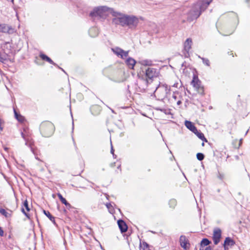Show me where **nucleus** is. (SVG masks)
<instances>
[{
    "label": "nucleus",
    "instance_id": "1",
    "mask_svg": "<svg viewBox=\"0 0 250 250\" xmlns=\"http://www.w3.org/2000/svg\"><path fill=\"white\" fill-rule=\"evenodd\" d=\"M112 23L115 25H120L122 27L127 26L129 28H135L138 23V18L134 15H128L117 12L113 11Z\"/></svg>",
    "mask_w": 250,
    "mask_h": 250
},
{
    "label": "nucleus",
    "instance_id": "2",
    "mask_svg": "<svg viewBox=\"0 0 250 250\" xmlns=\"http://www.w3.org/2000/svg\"><path fill=\"white\" fill-rule=\"evenodd\" d=\"M212 1V0H198L191 7L185 9L183 14L187 15V20L191 21L197 19Z\"/></svg>",
    "mask_w": 250,
    "mask_h": 250
},
{
    "label": "nucleus",
    "instance_id": "3",
    "mask_svg": "<svg viewBox=\"0 0 250 250\" xmlns=\"http://www.w3.org/2000/svg\"><path fill=\"white\" fill-rule=\"evenodd\" d=\"M113 11H115L113 8H109L106 6H100L95 7L89 13V16L94 20L96 19H104L106 18L108 13L111 15Z\"/></svg>",
    "mask_w": 250,
    "mask_h": 250
},
{
    "label": "nucleus",
    "instance_id": "4",
    "mask_svg": "<svg viewBox=\"0 0 250 250\" xmlns=\"http://www.w3.org/2000/svg\"><path fill=\"white\" fill-rule=\"evenodd\" d=\"M40 129L43 136L48 137L53 134L55 130V127L51 122L46 121L42 122L41 124Z\"/></svg>",
    "mask_w": 250,
    "mask_h": 250
},
{
    "label": "nucleus",
    "instance_id": "5",
    "mask_svg": "<svg viewBox=\"0 0 250 250\" xmlns=\"http://www.w3.org/2000/svg\"><path fill=\"white\" fill-rule=\"evenodd\" d=\"M154 94L160 100H162L165 98H169V95L170 94V88L166 84L160 85L156 88Z\"/></svg>",
    "mask_w": 250,
    "mask_h": 250
},
{
    "label": "nucleus",
    "instance_id": "6",
    "mask_svg": "<svg viewBox=\"0 0 250 250\" xmlns=\"http://www.w3.org/2000/svg\"><path fill=\"white\" fill-rule=\"evenodd\" d=\"M21 135L22 138L25 141V145L30 147L33 151L32 145L33 144V142L32 140V138L30 136L31 134L29 132V129L28 128L25 127L23 128V131H21Z\"/></svg>",
    "mask_w": 250,
    "mask_h": 250
},
{
    "label": "nucleus",
    "instance_id": "7",
    "mask_svg": "<svg viewBox=\"0 0 250 250\" xmlns=\"http://www.w3.org/2000/svg\"><path fill=\"white\" fill-rule=\"evenodd\" d=\"M112 51L118 57L124 59L128 56L129 51H125L119 47H114L111 48Z\"/></svg>",
    "mask_w": 250,
    "mask_h": 250
},
{
    "label": "nucleus",
    "instance_id": "8",
    "mask_svg": "<svg viewBox=\"0 0 250 250\" xmlns=\"http://www.w3.org/2000/svg\"><path fill=\"white\" fill-rule=\"evenodd\" d=\"M191 84L198 91V93L203 95L204 94V88L201 85V82L199 80L198 78L193 77L191 82Z\"/></svg>",
    "mask_w": 250,
    "mask_h": 250
},
{
    "label": "nucleus",
    "instance_id": "9",
    "mask_svg": "<svg viewBox=\"0 0 250 250\" xmlns=\"http://www.w3.org/2000/svg\"><path fill=\"white\" fill-rule=\"evenodd\" d=\"M192 45V40L190 38H188L186 40L184 43V47L183 50V54L185 58H188L189 56V51L191 49Z\"/></svg>",
    "mask_w": 250,
    "mask_h": 250
},
{
    "label": "nucleus",
    "instance_id": "10",
    "mask_svg": "<svg viewBox=\"0 0 250 250\" xmlns=\"http://www.w3.org/2000/svg\"><path fill=\"white\" fill-rule=\"evenodd\" d=\"M158 75V72L155 68L149 67L146 70V76L150 80L156 77Z\"/></svg>",
    "mask_w": 250,
    "mask_h": 250
},
{
    "label": "nucleus",
    "instance_id": "11",
    "mask_svg": "<svg viewBox=\"0 0 250 250\" xmlns=\"http://www.w3.org/2000/svg\"><path fill=\"white\" fill-rule=\"evenodd\" d=\"M15 32L14 28L12 26L5 23L0 24V32L4 33L13 34Z\"/></svg>",
    "mask_w": 250,
    "mask_h": 250
},
{
    "label": "nucleus",
    "instance_id": "12",
    "mask_svg": "<svg viewBox=\"0 0 250 250\" xmlns=\"http://www.w3.org/2000/svg\"><path fill=\"white\" fill-rule=\"evenodd\" d=\"M222 231L219 228H216L213 230L212 239L215 245H217L220 241Z\"/></svg>",
    "mask_w": 250,
    "mask_h": 250
},
{
    "label": "nucleus",
    "instance_id": "13",
    "mask_svg": "<svg viewBox=\"0 0 250 250\" xmlns=\"http://www.w3.org/2000/svg\"><path fill=\"white\" fill-rule=\"evenodd\" d=\"M235 244L234 241L230 237H228L225 239L224 243V247L225 250L231 248V247Z\"/></svg>",
    "mask_w": 250,
    "mask_h": 250
},
{
    "label": "nucleus",
    "instance_id": "14",
    "mask_svg": "<svg viewBox=\"0 0 250 250\" xmlns=\"http://www.w3.org/2000/svg\"><path fill=\"white\" fill-rule=\"evenodd\" d=\"M179 241L181 246L185 250H187L189 248L188 246H189V243L185 236H181Z\"/></svg>",
    "mask_w": 250,
    "mask_h": 250
},
{
    "label": "nucleus",
    "instance_id": "15",
    "mask_svg": "<svg viewBox=\"0 0 250 250\" xmlns=\"http://www.w3.org/2000/svg\"><path fill=\"white\" fill-rule=\"evenodd\" d=\"M118 225L122 232H125L127 231V226L124 221L123 220H119L118 221Z\"/></svg>",
    "mask_w": 250,
    "mask_h": 250
},
{
    "label": "nucleus",
    "instance_id": "16",
    "mask_svg": "<svg viewBox=\"0 0 250 250\" xmlns=\"http://www.w3.org/2000/svg\"><path fill=\"white\" fill-rule=\"evenodd\" d=\"M185 126L192 132L197 131V129L194 125L190 121H186L185 122Z\"/></svg>",
    "mask_w": 250,
    "mask_h": 250
},
{
    "label": "nucleus",
    "instance_id": "17",
    "mask_svg": "<svg viewBox=\"0 0 250 250\" xmlns=\"http://www.w3.org/2000/svg\"><path fill=\"white\" fill-rule=\"evenodd\" d=\"M125 62L126 65L130 69H133L134 68L135 64L136 63V62L134 59L131 57H129L126 59Z\"/></svg>",
    "mask_w": 250,
    "mask_h": 250
},
{
    "label": "nucleus",
    "instance_id": "18",
    "mask_svg": "<svg viewBox=\"0 0 250 250\" xmlns=\"http://www.w3.org/2000/svg\"><path fill=\"white\" fill-rule=\"evenodd\" d=\"M25 209L27 211H29L30 210V208L28 204V202L26 200H25L23 202V206L21 208V211L26 216L28 217L27 213L25 211Z\"/></svg>",
    "mask_w": 250,
    "mask_h": 250
},
{
    "label": "nucleus",
    "instance_id": "19",
    "mask_svg": "<svg viewBox=\"0 0 250 250\" xmlns=\"http://www.w3.org/2000/svg\"><path fill=\"white\" fill-rule=\"evenodd\" d=\"M40 56L42 60L47 61L50 64H52L54 65H57L55 62H54L49 57H48L45 54H41Z\"/></svg>",
    "mask_w": 250,
    "mask_h": 250
},
{
    "label": "nucleus",
    "instance_id": "20",
    "mask_svg": "<svg viewBox=\"0 0 250 250\" xmlns=\"http://www.w3.org/2000/svg\"><path fill=\"white\" fill-rule=\"evenodd\" d=\"M196 135V136L200 139L201 140L207 142V139L205 137L203 133H202L200 131H198L197 130V131H195V132H193Z\"/></svg>",
    "mask_w": 250,
    "mask_h": 250
},
{
    "label": "nucleus",
    "instance_id": "21",
    "mask_svg": "<svg viewBox=\"0 0 250 250\" xmlns=\"http://www.w3.org/2000/svg\"><path fill=\"white\" fill-rule=\"evenodd\" d=\"M44 214L54 224H56L55 218L50 214L49 211L43 210Z\"/></svg>",
    "mask_w": 250,
    "mask_h": 250
},
{
    "label": "nucleus",
    "instance_id": "22",
    "mask_svg": "<svg viewBox=\"0 0 250 250\" xmlns=\"http://www.w3.org/2000/svg\"><path fill=\"white\" fill-rule=\"evenodd\" d=\"M14 114L15 118L19 122L22 123L24 121V117L20 114H19L15 110H14Z\"/></svg>",
    "mask_w": 250,
    "mask_h": 250
},
{
    "label": "nucleus",
    "instance_id": "23",
    "mask_svg": "<svg viewBox=\"0 0 250 250\" xmlns=\"http://www.w3.org/2000/svg\"><path fill=\"white\" fill-rule=\"evenodd\" d=\"M140 63L144 66H150L152 65V61L150 60H144L140 62Z\"/></svg>",
    "mask_w": 250,
    "mask_h": 250
},
{
    "label": "nucleus",
    "instance_id": "24",
    "mask_svg": "<svg viewBox=\"0 0 250 250\" xmlns=\"http://www.w3.org/2000/svg\"><path fill=\"white\" fill-rule=\"evenodd\" d=\"M8 60V55L5 53H0V61L4 63Z\"/></svg>",
    "mask_w": 250,
    "mask_h": 250
},
{
    "label": "nucleus",
    "instance_id": "25",
    "mask_svg": "<svg viewBox=\"0 0 250 250\" xmlns=\"http://www.w3.org/2000/svg\"><path fill=\"white\" fill-rule=\"evenodd\" d=\"M210 242L207 238H204L200 243L202 247L207 246L210 244Z\"/></svg>",
    "mask_w": 250,
    "mask_h": 250
},
{
    "label": "nucleus",
    "instance_id": "26",
    "mask_svg": "<svg viewBox=\"0 0 250 250\" xmlns=\"http://www.w3.org/2000/svg\"><path fill=\"white\" fill-rule=\"evenodd\" d=\"M198 57L199 58H200L202 60L203 63L205 65H207L208 66H210V62H209V60L208 59L203 58V57H201L200 56H199Z\"/></svg>",
    "mask_w": 250,
    "mask_h": 250
},
{
    "label": "nucleus",
    "instance_id": "27",
    "mask_svg": "<svg viewBox=\"0 0 250 250\" xmlns=\"http://www.w3.org/2000/svg\"><path fill=\"white\" fill-rule=\"evenodd\" d=\"M0 213L4 216L6 218H8L11 216L10 214L3 208H0Z\"/></svg>",
    "mask_w": 250,
    "mask_h": 250
},
{
    "label": "nucleus",
    "instance_id": "28",
    "mask_svg": "<svg viewBox=\"0 0 250 250\" xmlns=\"http://www.w3.org/2000/svg\"><path fill=\"white\" fill-rule=\"evenodd\" d=\"M178 95V93L177 92H173L171 96V98L169 96V98H168L169 100L173 102V100L175 101L177 99V96Z\"/></svg>",
    "mask_w": 250,
    "mask_h": 250
},
{
    "label": "nucleus",
    "instance_id": "29",
    "mask_svg": "<svg viewBox=\"0 0 250 250\" xmlns=\"http://www.w3.org/2000/svg\"><path fill=\"white\" fill-rule=\"evenodd\" d=\"M140 246L143 250H145L146 249L148 248V245L146 242L143 241L140 242Z\"/></svg>",
    "mask_w": 250,
    "mask_h": 250
},
{
    "label": "nucleus",
    "instance_id": "30",
    "mask_svg": "<svg viewBox=\"0 0 250 250\" xmlns=\"http://www.w3.org/2000/svg\"><path fill=\"white\" fill-rule=\"evenodd\" d=\"M177 204V201L175 199H172L169 200V205L170 207L174 208Z\"/></svg>",
    "mask_w": 250,
    "mask_h": 250
},
{
    "label": "nucleus",
    "instance_id": "31",
    "mask_svg": "<svg viewBox=\"0 0 250 250\" xmlns=\"http://www.w3.org/2000/svg\"><path fill=\"white\" fill-rule=\"evenodd\" d=\"M57 196L62 204H63L64 205L66 204V203L67 202V201L66 200V199L64 198H63L62 197V195L61 193H57Z\"/></svg>",
    "mask_w": 250,
    "mask_h": 250
},
{
    "label": "nucleus",
    "instance_id": "32",
    "mask_svg": "<svg viewBox=\"0 0 250 250\" xmlns=\"http://www.w3.org/2000/svg\"><path fill=\"white\" fill-rule=\"evenodd\" d=\"M97 29L95 28H91L90 29L89 31V33L90 36L94 37L97 35L98 33H96V34H93V32H96Z\"/></svg>",
    "mask_w": 250,
    "mask_h": 250
},
{
    "label": "nucleus",
    "instance_id": "33",
    "mask_svg": "<svg viewBox=\"0 0 250 250\" xmlns=\"http://www.w3.org/2000/svg\"><path fill=\"white\" fill-rule=\"evenodd\" d=\"M95 109H96V110H98V111H100V108L98 106H97V105H93L91 108V112H92V114H93L94 115H96V114H99V112H98L97 113H94V110Z\"/></svg>",
    "mask_w": 250,
    "mask_h": 250
},
{
    "label": "nucleus",
    "instance_id": "34",
    "mask_svg": "<svg viewBox=\"0 0 250 250\" xmlns=\"http://www.w3.org/2000/svg\"><path fill=\"white\" fill-rule=\"evenodd\" d=\"M197 159L199 161H202L205 157L204 155L202 153H198L196 155Z\"/></svg>",
    "mask_w": 250,
    "mask_h": 250
},
{
    "label": "nucleus",
    "instance_id": "35",
    "mask_svg": "<svg viewBox=\"0 0 250 250\" xmlns=\"http://www.w3.org/2000/svg\"><path fill=\"white\" fill-rule=\"evenodd\" d=\"M224 175L223 174H221V173H219V174H218V177L221 180H223V179H224Z\"/></svg>",
    "mask_w": 250,
    "mask_h": 250
},
{
    "label": "nucleus",
    "instance_id": "36",
    "mask_svg": "<svg viewBox=\"0 0 250 250\" xmlns=\"http://www.w3.org/2000/svg\"><path fill=\"white\" fill-rule=\"evenodd\" d=\"M65 205L66 207V208H68V209L71 208V205L68 202H67L66 204H65Z\"/></svg>",
    "mask_w": 250,
    "mask_h": 250
},
{
    "label": "nucleus",
    "instance_id": "37",
    "mask_svg": "<svg viewBox=\"0 0 250 250\" xmlns=\"http://www.w3.org/2000/svg\"><path fill=\"white\" fill-rule=\"evenodd\" d=\"M4 232L2 229L0 227V236H2L3 235Z\"/></svg>",
    "mask_w": 250,
    "mask_h": 250
},
{
    "label": "nucleus",
    "instance_id": "38",
    "mask_svg": "<svg viewBox=\"0 0 250 250\" xmlns=\"http://www.w3.org/2000/svg\"><path fill=\"white\" fill-rule=\"evenodd\" d=\"M106 206L107 208H108V209H110V208L112 207V205L110 203H107L106 204Z\"/></svg>",
    "mask_w": 250,
    "mask_h": 250
},
{
    "label": "nucleus",
    "instance_id": "39",
    "mask_svg": "<svg viewBox=\"0 0 250 250\" xmlns=\"http://www.w3.org/2000/svg\"><path fill=\"white\" fill-rule=\"evenodd\" d=\"M111 153L113 154V157H114V149L112 145L111 148Z\"/></svg>",
    "mask_w": 250,
    "mask_h": 250
},
{
    "label": "nucleus",
    "instance_id": "40",
    "mask_svg": "<svg viewBox=\"0 0 250 250\" xmlns=\"http://www.w3.org/2000/svg\"><path fill=\"white\" fill-rule=\"evenodd\" d=\"M242 142V139H241L239 140V146H240L241 145Z\"/></svg>",
    "mask_w": 250,
    "mask_h": 250
},
{
    "label": "nucleus",
    "instance_id": "41",
    "mask_svg": "<svg viewBox=\"0 0 250 250\" xmlns=\"http://www.w3.org/2000/svg\"><path fill=\"white\" fill-rule=\"evenodd\" d=\"M181 104V101L178 100V101L177 102V104L178 105H180Z\"/></svg>",
    "mask_w": 250,
    "mask_h": 250
},
{
    "label": "nucleus",
    "instance_id": "42",
    "mask_svg": "<svg viewBox=\"0 0 250 250\" xmlns=\"http://www.w3.org/2000/svg\"><path fill=\"white\" fill-rule=\"evenodd\" d=\"M62 71H63L64 73H65V71L62 68L59 67Z\"/></svg>",
    "mask_w": 250,
    "mask_h": 250
},
{
    "label": "nucleus",
    "instance_id": "43",
    "mask_svg": "<svg viewBox=\"0 0 250 250\" xmlns=\"http://www.w3.org/2000/svg\"><path fill=\"white\" fill-rule=\"evenodd\" d=\"M208 249H209V247H207L205 250H208Z\"/></svg>",
    "mask_w": 250,
    "mask_h": 250
},
{
    "label": "nucleus",
    "instance_id": "44",
    "mask_svg": "<svg viewBox=\"0 0 250 250\" xmlns=\"http://www.w3.org/2000/svg\"><path fill=\"white\" fill-rule=\"evenodd\" d=\"M202 146H204V142H203V143H202Z\"/></svg>",
    "mask_w": 250,
    "mask_h": 250
},
{
    "label": "nucleus",
    "instance_id": "45",
    "mask_svg": "<svg viewBox=\"0 0 250 250\" xmlns=\"http://www.w3.org/2000/svg\"><path fill=\"white\" fill-rule=\"evenodd\" d=\"M247 2H249L250 0H246Z\"/></svg>",
    "mask_w": 250,
    "mask_h": 250
},
{
    "label": "nucleus",
    "instance_id": "46",
    "mask_svg": "<svg viewBox=\"0 0 250 250\" xmlns=\"http://www.w3.org/2000/svg\"><path fill=\"white\" fill-rule=\"evenodd\" d=\"M96 34V33H97V31L96 32H93V33H94Z\"/></svg>",
    "mask_w": 250,
    "mask_h": 250
}]
</instances>
